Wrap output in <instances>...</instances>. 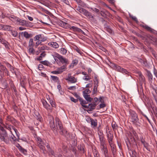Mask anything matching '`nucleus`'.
I'll use <instances>...</instances> for the list:
<instances>
[{"label":"nucleus","instance_id":"1","mask_svg":"<svg viewBox=\"0 0 157 157\" xmlns=\"http://www.w3.org/2000/svg\"><path fill=\"white\" fill-rule=\"evenodd\" d=\"M55 120L56 128L55 127L54 120L53 118H52L51 120L49 122L50 126L51 129L53 130L54 133L55 134H57V130H58L61 135L67 137V131L63 129L62 124L60 121L59 119L58 118L56 117Z\"/></svg>","mask_w":157,"mask_h":157},{"label":"nucleus","instance_id":"2","mask_svg":"<svg viewBox=\"0 0 157 157\" xmlns=\"http://www.w3.org/2000/svg\"><path fill=\"white\" fill-rule=\"evenodd\" d=\"M129 118L130 121L132 123L136 126H140V123L137 114L135 111L130 109L129 111Z\"/></svg>","mask_w":157,"mask_h":157},{"label":"nucleus","instance_id":"3","mask_svg":"<svg viewBox=\"0 0 157 157\" xmlns=\"http://www.w3.org/2000/svg\"><path fill=\"white\" fill-rule=\"evenodd\" d=\"M0 139L6 143L9 142V138L6 131L3 127H0Z\"/></svg>","mask_w":157,"mask_h":157},{"label":"nucleus","instance_id":"4","mask_svg":"<svg viewBox=\"0 0 157 157\" xmlns=\"http://www.w3.org/2000/svg\"><path fill=\"white\" fill-rule=\"evenodd\" d=\"M52 56L56 62H58L59 61L62 63H66L68 62V60L67 59L63 57L58 53H55L52 54Z\"/></svg>","mask_w":157,"mask_h":157},{"label":"nucleus","instance_id":"5","mask_svg":"<svg viewBox=\"0 0 157 157\" xmlns=\"http://www.w3.org/2000/svg\"><path fill=\"white\" fill-rule=\"evenodd\" d=\"M77 10L80 13L83 14L90 20H94V18L93 16L90 12L85 9L82 8H78L77 9Z\"/></svg>","mask_w":157,"mask_h":157},{"label":"nucleus","instance_id":"6","mask_svg":"<svg viewBox=\"0 0 157 157\" xmlns=\"http://www.w3.org/2000/svg\"><path fill=\"white\" fill-rule=\"evenodd\" d=\"M101 151L104 154L105 157H109L108 154V150L105 142L100 143Z\"/></svg>","mask_w":157,"mask_h":157},{"label":"nucleus","instance_id":"7","mask_svg":"<svg viewBox=\"0 0 157 157\" xmlns=\"http://www.w3.org/2000/svg\"><path fill=\"white\" fill-rule=\"evenodd\" d=\"M65 79L71 83H75L77 82V79L74 76H71V74H68L67 77Z\"/></svg>","mask_w":157,"mask_h":157},{"label":"nucleus","instance_id":"8","mask_svg":"<svg viewBox=\"0 0 157 157\" xmlns=\"http://www.w3.org/2000/svg\"><path fill=\"white\" fill-rule=\"evenodd\" d=\"M41 101L43 107L45 109L48 111H52V108L46 101L44 99H42L41 100Z\"/></svg>","mask_w":157,"mask_h":157},{"label":"nucleus","instance_id":"9","mask_svg":"<svg viewBox=\"0 0 157 157\" xmlns=\"http://www.w3.org/2000/svg\"><path fill=\"white\" fill-rule=\"evenodd\" d=\"M17 21L19 22L20 25L23 26H30V24H31V23L28 21L21 19L19 18H18Z\"/></svg>","mask_w":157,"mask_h":157},{"label":"nucleus","instance_id":"10","mask_svg":"<svg viewBox=\"0 0 157 157\" xmlns=\"http://www.w3.org/2000/svg\"><path fill=\"white\" fill-rule=\"evenodd\" d=\"M107 140L108 141L109 144H112V143H113V135L111 133L109 132L107 134Z\"/></svg>","mask_w":157,"mask_h":157},{"label":"nucleus","instance_id":"11","mask_svg":"<svg viewBox=\"0 0 157 157\" xmlns=\"http://www.w3.org/2000/svg\"><path fill=\"white\" fill-rule=\"evenodd\" d=\"M78 99L80 101V104L84 108H88L89 106H87V105H85V104L87 103V102H86V101L84 100L83 98L79 97H78Z\"/></svg>","mask_w":157,"mask_h":157},{"label":"nucleus","instance_id":"12","mask_svg":"<svg viewBox=\"0 0 157 157\" xmlns=\"http://www.w3.org/2000/svg\"><path fill=\"white\" fill-rule=\"evenodd\" d=\"M98 133L100 143L105 142V141L104 140V135L103 132L101 131L98 130Z\"/></svg>","mask_w":157,"mask_h":157},{"label":"nucleus","instance_id":"13","mask_svg":"<svg viewBox=\"0 0 157 157\" xmlns=\"http://www.w3.org/2000/svg\"><path fill=\"white\" fill-rule=\"evenodd\" d=\"M147 73L148 77L149 82L150 84H151L152 83L153 81V75L151 72L148 70L147 71Z\"/></svg>","mask_w":157,"mask_h":157},{"label":"nucleus","instance_id":"14","mask_svg":"<svg viewBox=\"0 0 157 157\" xmlns=\"http://www.w3.org/2000/svg\"><path fill=\"white\" fill-rule=\"evenodd\" d=\"M59 25L61 27L65 29H67L69 27V25L68 23L61 21L59 22Z\"/></svg>","mask_w":157,"mask_h":157},{"label":"nucleus","instance_id":"15","mask_svg":"<svg viewBox=\"0 0 157 157\" xmlns=\"http://www.w3.org/2000/svg\"><path fill=\"white\" fill-rule=\"evenodd\" d=\"M7 18H9L10 20L12 21L13 22H15L16 21H17V20L18 18V17H16V16L12 15H10L8 16H6Z\"/></svg>","mask_w":157,"mask_h":157},{"label":"nucleus","instance_id":"16","mask_svg":"<svg viewBox=\"0 0 157 157\" xmlns=\"http://www.w3.org/2000/svg\"><path fill=\"white\" fill-rule=\"evenodd\" d=\"M140 81L142 82H145V78L144 76L142 75L141 72L140 71L137 72Z\"/></svg>","mask_w":157,"mask_h":157},{"label":"nucleus","instance_id":"17","mask_svg":"<svg viewBox=\"0 0 157 157\" xmlns=\"http://www.w3.org/2000/svg\"><path fill=\"white\" fill-rule=\"evenodd\" d=\"M96 105V104L95 103H94L93 104L90 103L87 106H89L88 108H89V109H88L87 111L88 113H89V112L93 110L95 108V106Z\"/></svg>","mask_w":157,"mask_h":157},{"label":"nucleus","instance_id":"18","mask_svg":"<svg viewBox=\"0 0 157 157\" xmlns=\"http://www.w3.org/2000/svg\"><path fill=\"white\" fill-rule=\"evenodd\" d=\"M48 45L55 48H57L59 47V44L56 42H51L48 43Z\"/></svg>","mask_w":157,"mask_h":157},{"label":"nucleus","instance_id":"19","mask_svg":"<svg viewBox=\"0 0 157 157\" xmlns=\"http://www.w3.org/2000/svg\"><path fill=\"white\" fill-rule=\"evenodd\" d=\"M0 42L4 45L6 48H9V44L5 40L3 39H2V40H1L0 41Z\"/></svg>","mask_w":157,"mask_h":157},{"label":"nucleus","instance_id":"20","mask_svg":"<svg viewBox=\"0 0 157 157\" xmlns=\"http://www.w3.org/2000/svg\"><path fill=\"white\" fill-rule=\"evenodd\" d=\"M66 66L65 65H63L58 68L57 69L59 72H60V74H61L63 71L66 70Z\"/></svg>","mask_w":157,"mask_h":157},{"label":"nucleus","instance_id":"21","mask_svg":"<svg viewBox=\"0 0 157 157\" xmlns=\"http://www.w3.org/2000/svg\"><path fill=\"white\" fill-rule=\"evenodd\" d=\"M83 97L88 101L90 102L92 100V98L90 97V95L88 94H83Z\"/></svg>","mask_w":157,"mask_h":157},{"label":"nucleus","instance_id":"22","mask_svg":"<svg viewBox=\"0 0 157 157\" xmlns=\"http://www.w3.org/2000/svg\"><path fill=\"white\" fill-rule=\"evenodd\" d=\"M34 116L36 119L39 121H40L41 122L42 121V117L38 113H35V115H34Z\"/></svg>","mask_w":157,"mask_h":157},{"label":"nucleus","instance_id":"23","mask_svg":"<svg viewBox=\"0 0 157 157\" xmlns=\"http://www.w3.org/2000/svg\"><path fill=\"white\" fill-rule=\"evenodd\" d=\"M91 126L93 127H94L97 126V121L96 119H92L91 120Z\"/></svg>","mask_w":157,"mask_h":157},{"label":"nucleus","instance_id":"24","mask_svg":"<svg viewBox=\"0 0 157 157\" xmlns=\"http://www.w3.org/2000/svg\"><path fill=\"white\" fill-rule=\"evenodd\" d=\"M46 55L44 52H43L40 56L37 57V59L39 61L41 60L43 58L45 57Z\"/></svg>","mask_w":157,"mask_h":157},{"label":"nucleus","instance_id":"25","mask_svg":"<svg viewBox=\"0 0 157 157\" xmlns=\"http://www.w3.org/2000/svg\"><path fill=\"white\" fill-rule=\"evenodd\" d=\"M111 147V150L113 154L114 155L116 152V148L115 146L113 144V143H112V144H109Z\"/></svg>","mask_w":157,"mask_h":157},{"label":"nucleus","instance_id":"26","mask_svg":"<svg viewBox=\"0 0 157 157\" xmlns=\"http://www.w3.org/2000/svg\"><path fill=\"white\" fill-rule=\"evenodd\" d=\"M8 66L10 68V71L14 74H15L16 75V74L15 71L14 70V68L11 65L8 64Z\"/></svg>","mask_w":157,"mask_h":157},{"label":"nucleus","instance_id":"27","mask_svg":"<svg viewBox=\"0 0 157 157\" xmlns=\"http://www.w3.org/2000/svg\"><path fill=\"white\" fill-rule=\"evenodd\" d=\"M70 29L71 30H72L74 31L77 32H79V31L80 30V29L75 26H71L70 28Z\"/></svg>","mask_w":157,"mask_h":157},{"label":"nucleus","instance_id":"28","mask_svg":"<svg viewBox=\"0 0 157 157\" xmlns=\"http://www.w3.org/2000/svg\"><path fill=\"white\" fill-rule=\"evenodd\" d=\"M121 72L122 73L128 76L130 75V73L127 70L122 68Z\"/></svg>","mask_w":157,"mask_h":157},{"label":"nucleus","instance_id":"29","mask_svg":"<svg viewBox=\"0 0 157 157\" xmlns=\"http://www.w3.org/2000/svg\"><path fill=\"white\" fill-rule=\"evenodd\" d=\"M44 144H39V147L40 149L42 150L44 154L45 153V147L44 146Z\"/></svg>","mask_w":157,"mask_h":157},{"label":"nucleus","instance_id":"30","mask_svg":"<svg viewBox=\"0 0 157 157\" xmlns=\"http://www.w3.org/2000/svg\"><path fill=\"white\" fill-rule=\"evenodd\" d=\"M113 67L115 68L116 70L120 72L121 71L122 68L120 66L115 64L114 65Z\"/></svg>","mask_w":157,"mask_h":157},{"label":"nucleus","instance_id":"31","mask_svg":"<svg viewBox=\"0 0 157 157\" xmlns=\"http://www.w3.org/2000/svg\"><path fill=\"white\" fill-rule=\"evenodd\" d=\"M49 154L50 155L51 154L52 155H54L55 157H60L61 155H54V151L51 149H49V150L48 151Z\"/></svg>","mask_w":157,"mask_h":157},{"label":"nucleus","instance_id":"32","mask_svg":"<svg viewBox=\"0 0 157 157\" xmlns=\"http://www.w3.org/2000/svg\"><path fill=\"white\" fill-rule=\"evenodd\" d=\"M104 29L106 31L109 33L111 34L112 33L111 29L108 26H106L104 27Z\"/></svg>","mask_w":157,"mask_h":157},{"label":"nucleus","instance_id":"33","mask_svg":"<svg viewBox=\"0 0 157 157\" xmlns=\"http://www.w3.org/2000/svg\"><path fill=\"white\" fill-rule=\"evenodd\" d=\"M28 52L30 55H33L35 53V50L33 47H30L28 49Z\"/></svg>","mask_w":157,"mask_h":157},{"label":"nucleus","instance_id":"34","mask_svg":"<svg viewBox=\"0 0 157 157\" xmlns=\"http://www.w3.org/2000/svg\"><path fill=\"white\" fill-rule=\"evenodd\" d=\"M19 149L21 152L22 153L25 155H26L27 154V150L26 149L22 148L21 147H20L19 148Z\"/></svg>","mask_w":157,"mask_h":157},{"label":"nucleus","instance_id":"35","mask_svg":"<svg viewBox=\"0 0 157 157\" xmlns=\"http://www.w3.org/2000/svg\"><path fill=\"white\" fill-rule=\"evenodd\" d=\"M3 67H5L3 65H1V68H0V76L2 78L4 76V71L3 69Z\"/></svg>","mask_w":157,"mask_h":157},{"label":"nucleus","instance_id":"36","mask_svg":"<svg viewBox=\"0 0 157 157\" xmlns=\"http://www.w3.org/2000/svg\"><path fill=\"white\" fill-rule=\"evenodd\" d=\"M36 140L38 145L43 144L44 143L42 140L39 137H36Z\"/></svg>","mask_w":157,"mask_h":157},{"label":"nucleus","instance_id":"37","mask_svg":"<svg viewBox=\"0 0 157 157\" xmlns=\"http://www.w3.org/2000/svg\"><path fill=\"white\" fill-rule=\"evenodd\" d=\"M138 61L143 65H144L145 66H146L147 65V62L142 59H139Z\"/></svg>","mask_w":157,"mask_h":157},{"label":"nucleus","instance_id":"38","mask_svg":"<svg viewBox=\"0 0 157 157\" xmlns=\"http://www.w3.org/2000/svg\"><path fill=\"white\" fill-rule=\"evenodd\" d=\"M60 53L63 55H65L67 53V50L64 48H62L60 49Z\"/></svg>","mask_w":157,"mask_h":157},{"label":"nucleus","instance_id":"39","mask_svg":"<svg viewBox=\"0 0 157 157\" xmlns=\"http://www.w3.org/2000/svg\"><path fill=\"white\" fill-rule=\"evenodd\" d=\"M51 77L52 79V80L54 81L57 82L59 81L58 78L56 76L51 75Z\"/></svg>","mask_w":157,"mask_h":157},{"label":"nucleus","instance_id":"40","mask_svg":"<svg viewBox=\"0 0 157 157\" xmlns=\"http://www.w3.org/2000/svg\"><path fill=\"white\" fill-rule=\"evenodd\" d=\"M49 101L52 107H55L56 105L55 102L52 99H51L50 98L49 99Z\"/></svg>","mask_w":157,"mask_h":157},{"label":"nucleus","instance_id":"41","mask_svg":"<svg viewBox=\"0 0 157 157\" xmlns=\"http://www.w3.org/2000/svg\"><path fill=\"white\" fill-rule=\"evenodd\" d=\"M29 47H33L34 46V43L33 42V39H30L29 40Z\"/></svg>","mask_w":157,"mask_h":157},{"label":"nucleus","instance_id":"42","mask_svg":"<svg viewBox=\"0 0 157 157\" xmlns=\"http://www.w3.org/2000/svg\"><path fill=\"white\" fill-rule=\"evenodd\" d=\"M47 40V38L46 37H44L42 34H41L40 41L41 43L44 42Z\"/></svg>","mask_w":157,"mask_h":157},{"label":"nucleus","instance_id":"43","mask_svg":"<svg viewBox=\"0 0 157 157\" xmlns=\"http://www.w3.org/2000/svg\"><path fill=\"white\" fill-rule=\"evenodd\" d=\"M24 36L26 38H28L30 37V34H29L26 31L23 33Z\"/></svg>","mask_w":157,"mask_h":157},{"label":"nucleus","instance_id":"44","mask_svg":"<svg viewBox=\"0 0 157 157\" xmlns=\"http://www.w3.org/2000/svg\"><path fill=\"white\" fill-rule=\"evenodd\" d=\"M11 141H15L17 140V138L13 134H12L10 137Z\"/></svg>","mask_w":157,"mask_h":157},{"label":"nucleus","instance_id":"45","mask_svg":"<svg viewBox=\"0 0 157 157\" xmlns=\"http://www.w3.org/2000/svg\"><path fill=\"white\" fill-rule=\"evenodd\" d=\"M4 30H9L10 29L11 26L9 25H4L3 26Z\"/></svg>","mask_w":157,"mask_h":157},{"label":"nucleus","instance_id":"46","mask_svg":"<svg viewBox=\"0 0 157 157\" xmlns=\"http://www.w3.org/2000/svg\"><path fill=\"white\" fill-rule=\"evenodd\" d=\"M41 36V34H39L36 36L34 38L35 41L40 40V39Z\"/></svg>","mask_w":157,"mask_h":157},{"label":"nucleus","instance_id":"47","mask_svg":"<svg viewBox=\"0 0 157 157\" xmlns=\"http://www.w3.org/2000/svg\"><path fill=\"white\" fill-rule=\"evenodd\" d=\"M144 27L147 30L150 31L151 32H153V29L150 27L148 26L147 25H146L144 26Z\"/></svg>","mask_w":157,"mask_h":157},{"label":"nucleus","instance_id":"48","mask_svg":"<svg viewBox=\"0 0 157 157\" xmlns=\"http://www.w3.org/2000/svg\"><path fill=\"white\" fill-rule=\"evenodd\" d=\"M90 92L91 91L89 89H87L83 91V94H88L90 93Z\"/></svg>","mask_w":157,"mask_h":157},{"label":"nucleus","instance_id":"49","mask_svg":"<svg viewBox=\"0 0 157 157\" xmlns=\"http://www.w3.org/2000/svg\"><path fill=\"white\" fill-rule=\"evenodd\" d=\"M78 63V61L77 59H75L73 60L72 61L71 64L73 66H76Z\"/></svg>","mask_w":157,"mask_h":157},{"label":"nucleus","instance_id":"50","mask_svg":"<svg viewBox=\"0 0 157 157\" xmlns=\"http://www.w3.org/2000/svg\"><path fill=\"white\" fill-rule=\"evenodd\" d=\"M130 17L134 21H135L136 23L138 22V21L137 18L133 16V15H131L130 14L129 15Z\"/></svg>","mask_w":157,"mask_h":157},{"label":"nucleus","instance_id":"51","mask_svg":"<svg viewBox=\"0 0 157 157\" xmlns=\"http://www.w3.org/2000/svg\"><path fill=\"white\" fill-rule=\"evenodd\" d=\"M11 33L13 36L14 37H16L18 35L17 33L15 31H11Z\"/></svg>","mask_w":157,"mask_h":157},{"label":"nucleus","instance_id":"52","mask_svg":"<svg viewBox=\"0 0 157 157\" xmlns=\"http://www.w3.org/2000/svg\"><path fill=\"white\" fill-rule=\"evenodd\" d=\"M94 84H97L98 85V78L96 76H95L94 78Z\"/></svg>","mask_w":157,"mask_h":157},{"label":"nucleus","instance_id":"53","mask_svg":"<svg viewBox=\"0 0 157 157\" xmlns=\"http://www.w3.org/2000/svg\"><path fill=\"white\" fill-rule=\"evenodd\" d=\"M51 73L53 74H55V75L60 74V72H59L58 69H57V70H56L53 71H52Z\"/></svg>","mask_w":157,"mask_h":157},{"label":"nucleus","instance_id":"54","mask_svg":"<svg viewBox=\"0 0 157 157\" xmlns=\"http://www.w3.org/2000/svg\"><path fill=\"white\" fill-rule=\"evenodd\" d=\"M67 89L70 90H73L76 89L75 86H72L68 87Z\"/></svg>","mask_w":157,"mask_h":157},{"label":"nucleus","instance_id":"55","mask_svg":"<svg viewBox=\"0 0 157 157\" xmlns=\"http://www.w3.org/2000/svg\"><path fill=\"white\" fill-rule=\"evenodd\" d=\"M42 63L44 65L48 66L49 63L47 61L44 60L42 62Z\"/></svg>","mask_w":157,"mask_h":157},{"label":"nucleus","instance_id":"56","mask_svg":"<svg viewBox=\"0 0 157 157\" xmlns=\"http://www.w3.org/2000/svg\"><path fill=\"white\" fill-rule=\"evenodd\" d=\"M70 99L71 101L74 102V103H76L78 101L77 99H75L73 97H71L70 98Z\"/></svg>","mask_w":157,"mask_h":157},{"label":"nucleus","instance_id":"57","mask_svg":"<svg viewBox=\"0 0 157 157\" xmlns=\"http://www.w3.org/2000/svg\"><path fill=\"white\" fill-rule=\"evenodd\" d=\"M4 70V72L6 73L7 75H9V71L7 70L6 68L5 67H3V68L2 69Z\"/></svg>","mask_w":157,"mask_h":157},{"label":"nucleus","instance_id":"58","mask_svg":"<svg viewBox=\"0 0 157 157\" xmlns=\"http://www.w3.org/2000/svg\"><path fill=\"white\" fill-rule=\"evenodd\" d=\"M5 128L9 130H11V128H13V127L10 125H7L5 126Z\"/></svg>","mask_w":157,"mask_h":157},{"label":"nucleus","instance_id":"59","mask_svg":"<svg viewBox=\"0 0 157 157\" xmlns=\"http://www.w3.org/2000/svg\"><path fill=\"white\" fill-rule=\"evenodd\" d=\"M153 73L155 76L157 78V71L154 67Z\"/></svg>","mask_w":157,"mask_h":157},{"label":"nucleus","instance_id":"60","mask_svg":"<svg viewBox=\"0 0 157 157\" xmlns=\"http://www.w3.org/2000/svg\"><path fill=\"white\" fill-rule=\"evenodd\" d=\"M100 108H103L105 106V105L104 103H103L100 104Z\"/></svg>","mask_w":157,"mask_h":157},{"label":"nucleus","instance_id":"61","mask_svg":"<svg viewBox=\"0 0 157 157\" xmlns=\"http://www.w3.org/2000/svg\"><path fill=\"white\" fill-rule=\"evenodd\" d=\"M41 43V42H40V40H38V41H36V43L35 47L36 48L37 47V46Z\"/></svg>","mask_w":157,"mask_h":157},{"label":"nucleus","instance_id":"62","mask_svg":"<svg viewBox=\"0 0 157 157\" xmlns=\"http://www.w3.org/2000/svg\"><path fill=\"white\" fill-rule=\"evenodd\" d=\"M46 47L45 46H43L41 47H39L38 48V50L40 51L41 50H44L45 49Z\"/></svg>","mask_w":157,"mask_h":157},{"label":"nucleus","instance_id":"63","mask_svg":"<svg viewBox=\"0 0 157 157\" xmlns=\"http://www.w3.org/2000/svg\"><path fill=\"white\" fill-rule=\"evenodd\" d=\"M84 77H85V78L84 77L83 78V79L84 80L89 81L90 79V78L89 77V76L87 77V76H85Z\"/></svg>","mask_w":157,"mask_h":157},{"label":"nucleus","instance_id":"64","mask_svg":"<svg viewBox=\"0 0 157 157\" xmlns=\"http://www.w3.org/2000/svg\"><path fill=\"white\" fill-rule=\"evenodd\" d=\"M94 157H99V154L97 152H94Z\"/></svg>","mask_w":157,"mask_h":157}]
</instances>
